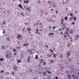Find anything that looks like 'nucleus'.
Masks as SVG:
<instances>
[{
    "instance_id": "f257e3e1",
    "label": "nucleus",
    "mask_w": 79,
    "mask_h": 79,
    "mask_svg": "<svg viewBox=\"0 0 79 79\" xmlns=\"http://www.w3.org/2000/svg\"><path fill=\"white\" fill-rule=\"evenodd\" d=\"M6 57L7 59H9V58L11 59V58H12V56L10 53L7 54L6 55Z\"/></svg>"
},
{
    "instance_id": "f03ea898",
    "label": "nucleus",
    "mask_w": 79,
    "mask_h": 79,
    "mask_svg": "<svg viewBox=\"0 0 79 79\" xmlns=\"http://www.w3.org/2000/svg\"><path fill=\"white\" fill-rule=\"evenodd\" d=\"M72 77H73L74 79H75L76 78V79H79V77L78 75H76H76L73 74L72 75Z\"/></svg>"
},
{
    "instance_id": "7ed1b4c3",
    "label": "nucleus",
    "mask_w": 79,
    "mask_h": 79,
    "mask_svg": "<svg viewBox=\"0 0 79 79\" xmlns=\"http://www.w3.org/2000/svg\"><path fill=\"white\" fill-rule=\"evenodd\" d=\"M22 36L20 34H19L18 35L17 37V39H19V38H22Z\"/></svg>"
},
{
    "instance_id": "20e7f679",
    "label": "nucleus",
    "mask_w": 79,
    "mask_h": 79,
    "mask_svg": "<svg viewBox=\"0 0 79 79\" xmlns=\"http://www.w3.org/2000/svg\"><path fill=\"white\" fill-rule=\"evenodd\" d=\"M26 9V10H27V11H31V10L30 8V7H27Z\"/></svg>"
},
{
    "instance_id": "39448f33",
    "label": "nucleus",
    "mask_w": 79,
    "mask_h": 79,
    "mask_svg": "<svg viewBox=\"0 0 79 79\" xmlns=\"http://www.w3.org/2000/svg\"><path fill=\"white\" fill-rule=\"evenodd\" d=\"M27 2L26 1H25V0H24L23 1L24 3H27H27H29V0H27Z\"/></svg>"
},
{
    "instance_id": "423d86ee",
    "label": "nucleus",
    "mask_w": 79,
    "mask_h": 79,
    "mask_svg": "<svg viewBox=\"0 0 79 79\" xmlns=\"http://www.w3.org/2000/svg\"><path fill=\"white\" fill-rule=\"evenodd\" d=\"M28 72L29 73H31V72H32V69H28Z\"/></svg>"
},
{
    "instance_id": "0eeeda50",
    "label": "nucleus",
    "mask_w": 79,
    "mask_h": 79,
    "mask_svg": "<svg viewBox=\"0 0 79 79\" xmlns=\"http://www.w3.org/2000/svg\"><path fill=\"white\" fill-rule=\"evenodd\" d=\"M76 40H77V38H79V35H77L75 37Z\"/></svg>"
},
{
    "instance_id": "6e6552de",
    "label": "nucleus",
    "mask_w": 79,
    "mask_h": 79,
    "mask_svg": "<svg viewBox=\"0 0 79 79\" xmlns=\"http://www.w3.org/2000/svg\"><path fill=\"white\" fill-rule=\"evenodd\" d=\"M68 78L69 79H71V78H70V77H71V75L69 74H68Z\"/></svg>"
},
{
    "instance_id": "1a4fd4ad",
    "label": "nucleus",
    "mask_w": 79,
    "mask_h": 79,
    "mask_svg": "<svg viewBox=\"0 0 79 79\" xmlns=\"http://www.w3.org/2000/svg\"><path fill=\"white\" fill-rule=\"evenodd\" d=\"M54 35V33H50L48 35Z\"/></svg>"
},
{
    "instance_id": "9d476101",
    "label": "nucleus",
    "mask_w": 79,
    "mask_h": 79,
    "mask_svg": "<svg viewBox=\"0 0 79 79\" xmlns=\"http://www.w3.org/2000/svg\"><path fill=\"white\" fill-rule=\"evenodd\" d=\"M69 28H67L66 30V32H69Z\"/></svg>"
},
{
    "instance_id": "9b49d317",
    "label": "nucleus",
    "mask_w": 79,
    "mask_h": 79,
    "mask_svg": "<svg viewBox=\"0 0 79 79\" xmlns=\"http://www.w3.org/2000/svg\"><path fill=\"white\" fill-rule=\"evenodd\" d=\"M69 33H71V34H73V31L72 30H70Z\"/></svg>"
},
{
    "instance_id": "f8f14e48",
    "label": "nucleus",
    "mask_w": 79,
    "mask_h": 79,
    "mask_svg": "<svg viewBox=\"0 0 79 79\" xmlns=\"http://www.w3.org/2000/svg\"><path fill=\"white\" fill-rule=\"evenodd\" d=\"M30 56H28V58H27V61H28V62H29L30 61Z\"/></svg>"
},
{
    "instance_id": "ddd939ff",
    "label": "nucleus",
    "mask_w": 79,
    "mask_h": 79,
    "mask_svg": "<svg viewBox=\"0 0 79 79\" xmlns=\"http://www.w3.org/2000/svg\"><path fill=\"white\" fill-rule=\"evenodd\" d=\"M69 53H70V52H69L67 53V54L68 56H70V54Z\"/></svg>"
},
{
    "instance_id": "4468645a",
    "label": "nucleus",
    "mask_w": 79,
    "mask_h": 79,
    "mask_svg": "<svg viewBox=\"0 0 79 79\" xmlns=\"http://www.w3.org/2000/svg\"><path fill=\"white\" fill-rule=\"evenodd\" d=\"M20 7V8H23V6H21L22 5L21 4H19L18 5Z\"/></svg>"
},
{
    "instance_id": "2eb2a0df",
    "label": "nucleus",
    "mask_w": 79,
    "mask_h": 79,
    "mask_svg": "<svg viewBox=\"0 0 79 79\" xmlns=\"http://www.w3.org/2000/svg\"><path fill=\"white\" fill-rule=\"evenodd\" d=\"M35 59H39V57H38V56L37 55H35Z\"/></svg>"
},
{
    "instance_id": "dca6fc26",
    "label": "nucleus",
    "mask_w": 79,
    "mask_h": 79,
    "mask_svg": "<svg viewBox=\"0 0 79 79\" xmlns=\"http://www.w3.org/2000/svg\"><path fill=\"white\" fill-rule=\"evenodd\" d=\"M73 18L74 19V21H76V19H77V18H76V17H73Z\"/></svg>"
},
{
    "instance_id": "f3484780",
    "label": "nucleus",
    "mask_w": 79,
    "mask_h": 79,
    "mask_svg": "<svg viewBox=\"0 0 79 79\" xmlns=\"http://www.w3.org/2000/svg\"><path fill=\"white\" fill-rule=\"evenodd\" d=\"M69 67H70V68H71V69H72V68H73V65H70V66H69Z\"/></svg>"
},
{
    "instance_id": "a211bd4d",
    "label": "nucleus",
    "mask_w": 79,
    "mask_h": 79,
    "mask_svg": "<svg viewBox=\"0 0 79 79\" xmlns=\"http://www.w3.org/2000/svg\"><path fill=\"white\" fill-rule=\"evenodd\" d=\"M46 72H48V74H51V73H52V72L48 71L47 70H46Z\"/></svg>"
},
{
    "instance_id": "6ab92c4d",
    "label": "nucleus",
    "mask_w": 79,
    "mask_h": 79,
    "mask_svg": "<svg viewBox=\"0 0 79 79\" xmlns=\"http://www.w3.org/2000/svg\"><path fill=\"white\" fill-rule=\"evenodd\" d=\"M17 62H18V63H21V60H18L17 61Z\"/></svg>"
},
{
    "instance_id": "aec40b11",
    "label": "nucleus",
    "mask_w": 79,
    "mask_h": 79,
    "mask_svg": "<svg viewBox=\"0 0 79 79\" xmlns=\"http://www.w3.org/2000/svg\"><path fill=\"white\" fill-rule=\"evenodd\" d=\"M27 30H28L29 32L31 31V29L30 28H27Z\"/></svg>"
},
{
    "instance_id": "412c9836",
    "label": "nucleus",
    "mask_w": 79,
    "mask_h": 79,
    "mask_svg": "<svg viewBox=\"0 0 79 79\" xmlns=\"http://www.w3.org/2000/svg\"><path fill=\"white\" fill-rule=\"evenodd\" d=\"M11 74H13L14 76H15V73L14 72H12Z\"/></svg>"
},
{
    "instance_id": "4be33fe9",
    "label": "nucleus",
    "mask_w": 79,
    "mask_h": 79,
    "mask_svg": "<svg viewBox=\"0 0 79 79\" xmlns=\"http://www.w3.org/2000/svg\"><path fill=\"white\" fill-rule=\"evenodd\" d=\"M64 20H67L68 19V17L67 16H66L64 18Z\"/></svg>"
},
{
    "instance_id": "5701e85b",
    "label": "nucleus",
    "mask_w": 79,
    "mask_h": 79,
    "mask_svg": "<svg viewBox=\"0 0 79 79\" xmlns=\"http://www.w3.org/2000/svg\"><path fill=\"white\" fill-rule=\"evenodd\" d=\"M10 37H9L7 38V40L8 41H10Z\"/></svg>"
},
{
    "instance_id": "b1692460",
    "label": "nucleus",
    "mask_w": 79,
    "mask_h": 79,
    "mask_svg": "<svg viewBox=\"0 0 79 79\" xmlns=\"http://www.w3.org/2000/svg\"><path fill=\"white\" fill-rule=\"evenodd\" d=\"M3 59L2 58H0V61H3Z\"/></svg>"
},
{
    "instance_id": "393cba45",
    "label": "nucleus",
    "mask_w": 79,
    "mask_h": 79,
    "mask_svg": "<svg viewBox=\"0 0 79 79\" xmlns=\"http://www.w3.org/2000/svg\"><path fill=\"white\" fill-rule=\"evenodd\" d=\"M60 68H61V69H64V67L61 66V65H60Z\"/></svg>"
},
{
    "instance_id": "a878e982",
    "label": "nucleus",
    "mask_w": 79,
    "mask_h": 79,
    "mask_svg": "<svg viewBox=\"0 0 79 79\" xmlns=\"http://www.w3.org/2000/svg\"><path fill=\"white\" fill-rule=\"evenodd\" d=\"M69 20H70V21L72 20H73V18H72L71 17H70V19H69Z\"/></svg>"
},
{
    "instance_id": "bb28decb",
    "label": "nucleus",
    "mask_w": 79,
    "mask_h": 79,
    "mask_svg": "<svg viewBox=\"0 0 79 79\" xmlns=\"http://www.w3.org/2000/svg\"><path fill=\"white\" fill-rule=\"evenodd\" d=\"M52 6L53 7V8H55L56 6V5H52Z\"/></svg>"
},
{
    "instance_id": "cd10ccee",
    "label": "nucleus",
    "mask_w": 79,
    "mask_h": 79,
    "mask_svg": "<svg viewBox=\"0 0 79 79\" xmlns=\"http://www.w3.org/2000/svg\"><path fill=\"white\" fill-rule=\"evenodd\" d=\"M70 70H67V71H66V73H69V71H70Z\"/></svg>"
},
{
    "instance_id": "c85d7f7f",
    "label": "nucleus",
    "mask_w": 79,
    "mask_h": 79,
    "mask_svg": "<svg viewBox=\"0 0 79 79\" xmlns=\"http://www.w3.org/2000/svg\"><path fill=\"white\" fill-rule=\"evenodd\" d=\"M14 70H15V71H17V69H16V68L14 67Z\"/></svg>"
},
{
    "instance_id": "c756f323",
    "label": "nucleus",
    "mask_w": 79,
    "mask_h": 79,
    "mask_svg": "<svg viewBox=\"0 0 79 79\" xmlns=\"http://www.w3.org/2000/svg\"><path fill=\"white\" fill-rule=\"evenodd\" d=\"M70 15L71 16H73V13H71L70 14Z\"/></svg>"
},
{
    "instance_id": "7c9ffc66",
    "label": "nucleus",
    "mask_w": 79,
    "mask_h": 79,
    "mask_svg": "<svg viewBox=\"0 0 79 79\" xmlns=\"http://www.w3.org/2000/svg\"><path fill=\"white\" fill-rule=\"evenodd\" d=\"M69 61H72V59L70 58H69Z\"/></svg>"
},
{
    "instance_id": "2f4dec72",
    "label": "nucleus",
    "mask_w": 79,
    "mask_h": 79,
    "mask_svg": "<svg viewBox=\"0 0 79 79\" xmlns=\"http://www.w3.org/2000/svg\"><path fill=\"white\" fill-rule=\"evenodd\" d=\"M64 21V19H61V22H63Z\"/></svg>"
},
{
    "instance_id": "473e14b6",
    "label": "nucleus",
    "mask_w": 79,
    "mask_h": 79,
    "mask_svg": "<svg viewBox=\"0 0 79 79\" xmlns=\"http://www.w3.org/2000/svg\"><path fill=\"white\" fill-rule=\"evenodd\" d=\"M43 75L44 76L46 74V72H44V73H43Z\"/></svg>"
},
{
    "instance_id": "72a5a7b5",
    "label": "nucleus",
    "mask_w": 79,
    "mask_h": 79,
    "mask_svg": "<svg viewBox=\"0 0 79 79\" xmlns=\"http://www.w3.org/2000/svg\"><path fill=\"white\" fill-rule=\"evenodd\" d=\"M16 49H13V51L14 52H16Z\"/></svg>"
},
{
    "instance_id": "f704fd0d",
    "label": "nucleus",
    "mask_w": 79,
    "mask_h": 79,
    "mask_svg": "<svg viewBox=\"0 0 79 79\" xmlns=\"http://www.w3.org/2000/svg\"><path fill=\"white\" fill-rule=\"evenodd\" d=\"M65 28H66V27H64L62 29V31H63L64 30V29H65Z\"/></svg>"
},
{
    "instance_id": "c9c22d12",
    "label": "nucleus",
    "mask_w": 79,
    "mask_h": 79,
    "mask_svg": "<svg viewBox=\"0 0 79 79\" xmlns=\"http://www.w3.org/2000/svg\"><path fill=\"white\" fill-rule=\"evenodd\" d=\"M50 51H51V52H52V53H53V50H52V49H50Z\"/></svg>"
},
{
    "instance_id": "e433bc0d",
    "label": "nucleus",
    "mask_w": 79,
    "mask_h": 79,
    "mask_svg": "<svg viewBox=\"0 0 79 79\" xmlns=\"http://www.w3.org/2000/svg\"><path fill=\"white\" fill-rule=\"evenodd\" d=\"M54 58H56V55H55V54H54Z\"/></svg>"
},
{
    "instance_id": "4c0bfd02",
    "label": "nucleus",
    "mask_w": 79,
    "mask_h": 79,
    "mask_svg": "<svg viewBox=\"0 0 79 79\" xmlns=\"http://www.w3.org/2000/svg\"><path fill=\"white\" fill-rule=\"evenodd\" d=\"M38 3H39V4H40V1L38 0Z\"/></svg>"
},
{
    "instance_id": "58836bf2",
    "label": "nucleus",
    "mask_w": 79,
    "mask_h": 79,
    "mask_svg": "<svg viewBox=\"0 0 79 79\" xmlns=\"http://www.w3.org/2000/svg\"><path fill=\"white\" fill-rule=\"evenodd\" d=\"M1 73H4V71H3V70H1V71L0 72Z\"/></svg>"
},
{
    "instance_id": "ea45409f",
    "label": "nucleus",
    "mask_w": 79,
    "mask_h": 79,
    "mask_svg": "<svg viewBox=\"0 0 79 79\" xmlns=\"http://www.w3.org/2000/svg\"><path fill=\"white\" fill-rule=\"evenodd\" d=\"M52 56V55H48V56L49 58Z\"/></svg>"
},
{
    "instance_id": "a19ab883",
    "label": "nucleus",
    "mask_w": 79,
    "mask_h": 79,
    "mask_svg": "<svg viewBox=\"0 0 79 79\" xmlns=\"http://www.w3.org/2000/svg\"><path fill=\"white\" fill-rule=\"evenodd\" d=\"M26 24L27 25H28L29 24V23H25L24 24H25V25H26Z\"/></svg>"
},
{
    "instance_id": "79ce46f5",
    "label": "nucleus",
    "mask_w": 79,
    "mask_h": 79,
    "mask_svg": "<svg viewBox=\"0 0 79 79\" xmlns=\"http://www.w3.org/2000/svg\"><path fill=\"white\" fill-rule=\"evenodd\" d=\"M2 48H5V47L3 46H2Z\"/></svg>"
},
{
    "instance_id": "37998d69",
    "label": "nucleus",
    "mask_w": 79,
    "mask_h": 79,
    "mask_svg": "<svg viewBox=\"0 0 79 79\" xmlns=\"http://www.w3.org/2000/svg\"><path fill=\"white\" fill-rule=\"evenodd\" d=\"M48 79H51V78H50V77L48 76Z\"/></svg>"
},
{
    "instance_id": "c03bdc74",
    "label": "nucleus",
    "mask_w": 79,
    "mask_h": 79,
    "mask_svg": "<svg viewBox=\"0 0 79 79\" xmlns=\"http://www.w3.org/2000/svg\"><path fill=\"white\" fill-rule=\"evenodd\" d=\"M26 44H24L23 45V46L24 47H25V46H26Z\"/></svg>"
},
{
    "instance_id": "a18cd8bd",
    "label": "nucleus",
    "mask_w": 79,
    "mask_h": 79,
    "mask_svg": "<svg viewBox=\"0 0 79 79\" xmlns=\"http://www.w3.org/2000/svg\"><path fill=\"white\" fill-rule=\"evenodd\" d=\"M55 28H56V27H53V29H55Z\"/></svg>"
},
{
    "instance_id": "49530a36",
    "label": "nucleus",
    "mask_w": 79,
    "mask_h": 79,
    "mask_svg": "<svg viewBox=\"0 0 79 79\" xmlns=\"http://www.w3.org/2000/svg\"><path fill=\"white\" fill-rule=\"evenodd\" d=\"M45 47H46L47 48H48V46L47 45H45Z\"/></svg>"
},
{
    "instance_id": "de8ad7c7",
    "label": "nucleus",
    "mask_w": 79,
    "mask_h": 79,
    "mask_svg": "<svg viewBox=\"0 0 79 79\" xmlns=\"http://www.w3.org/2000/svg\"><path fill=\"white\" fill-rule=\"evenodd\" d=\"M48 14V13H46L44 14L45 15H47Z\"/></svg>"
},
{
    "instance_id": "09e8293b",
    "label": "nucleus",
    "mask_w": 79,
    "mask_h": 79,
    "mask_svg": "<svg viewBox=\"0 0 79 79\" xmlns=\"http://www.w3.org/2000/svg\"><path fill=\"white\" fill-rule=\"evenodd\" d=\"M23 14H24V12H22L21 15H23Z\"/></svg>"
},
{
    "instance_id": "8fccbe9b",
    "label": "nucleus",
    "mask_w": 79,
    "mask_h": 79,
    "mask_svg": "<svg viewBox=\"0 0 79 79\" xmlns=\"http://www.w3.org/2000/svg\"><path fill=\"white\" fill-rule=\"evenodd\" d=\"M25 44H26V45H28V43H26Z\"/></svg>"
},
{
    "instance_id": "3c124183",
    "label": "nucleus",
    "mask_w": 79,
    "mask_h": 79,
    "mask_svg": "<svg viewBox=\"0 0 79 79\" xmlns=\"http://www.w3.org/2000/svg\"><path fill=\"white\" fill-rule=\"evenodd\" d=\"M50 61H51L52 63H53V61L52 60H51Z\"/></svg>"
},
{
    "instance_id": "603ef678",
    "label": "nucleus",
    "mask_w": 79,
    "mask_h": 79,
    "mask_svg": "<svg viewBox=\"0 0 79 79\" xmlns=\"http://www.w3.org/2000/svg\"><path fill=\"white\" fill-rule=\"evenodd\" d=\"M60 35H63V32H61V33L60 34Z\"/></svg>"
},
{
    "instance_id": "864d4df0",
    "label": "nucleus",
    "mask_w": 79,
    "mask_h": 79,
    "mask_svg": "<svg viewBox=\"0 0 79 79\" xmlns=\"http://www.w3.org/2000/svg\"><path fill=\"white\" fill-rule=\"evenodd\" d=\"M65 34H68V32H66V33H65Z\"/></svg>"
},
{
    "instance_id": "5fc2aeb1",
    "label": "nucleus",
    "mask_w": 79,
    "mask_h": 79,
    "mask_svg": "<svg viewBox=\"0 0 79 79\" xmlns=\"http://www.w3.org/2000/svg\"><path fill=\"white\" fill-rule=\"evenodd\" d=\"M55 79H58V77H55Z\"/></svg>"
},
{
    "instance_id": "6e6d98bb",
    "label": "nucleus",
    "mask_w": 79,
    "mask_h": 79,
    "mask_svg": "<svg viewBox=\"0 0 79 79\" xmlns=\"http://www.w3.org/2000/svg\"><path fill=\"white\" fill-rule=\"evenodd\" d=\"M51 20H50V19H49L48 20V21H49V22H50V21H51Z\"/></svg>"
},
{
    "instance_id": "4d7b16f0",
    "label": "nucleus",
    "mask_w": 79,
    "mask_h": 79,
    "mask_svg": "<svg viewBox=\"0 0 79 79\" xmlns=\"http://www.w3.org/2000/svg\"><path fill=\"white\" fill-rule=\"evenodd\" d=\"M56 14H58V11H56Z\"/></svg>"
},
{
    "instance_id": "13d9d810",
    "label": "nucleus",
    "mask_w": 79,
    "mask_h": 79,
    "mask_svg": "<svg viewBox=\"0 0 79 79\" xmlns=\"http://www.w3.org/2000/svg\"><path fill=\"white\" fill-rule=\"evenodd\" d=\"M38 35H40V33L39 32H38Z\"/></svg>"
},
{
    "instance_id": "bf43d9fd",
    "label": "nucleus",
    "mask_w": 79,
    "mask_h": 79,
    "mask_svg": "<svg viewBox=\"0 0 79 79\" xmlns=\"http://www.w3.org/2000/svg\"><path fill=\"white\" fill-rule=\"evenodd\" d=\"M46 64L45 63V62H44V65H45Z\"/></svg>"
},
{
    "instance_id": "052dcab7",
    "label": "nucleus",
    "mask_w": 79,
    "mask_h": 79,
    "mask_svg": "<svg viewBox=\"0 0 79 79\" xmlns=\"http://www.w3.org/2000/svg\"><path fill=\"white\" fill-rule=\"evenodd\" d=\"M63 26H65V24H63Z\"/></svg>"
},
{
    "instance_id": "680f3d73",
    "label": "nucleus",
    "mask_w": 79,
    "mask_h": 79,
    "mask_svg": "<svg viewBox=\"0 0 79 79\" xmlns=\"http://www.w3.org/2000/svg\"><path fill=\"white\" fill-rule=\"evenodd\" d=\"M77 11H75V13H77Z\"/></svg>"
},
{
    "instance_id": "e2e57ef3",
    "label": "nucleus",
    "mask_w": 79,
    "mask_h": 79,
    "mask_svg": "<svg viewBox=\"0 0 79 79\" xmlns=\"http://www.w3.org/2000/svg\"><path fill=\"white\" fill-rule=\"evenodd\" d=\"M72 24L73 25H74V23H72Z\"/></svg>"
},
{
    "instance_id": "0e129e2a",
    "label": "nucleus",
    "mask_w": 79,
    "mask_h": 79,
    "mask_svg": "<svg viewBox=\"0 0 79 79\" xmlns=\"http://www.w3.org/2000/svg\"><path fill=\"white\" fill-rule=\"evenodd\" d=\"M1 78H2V79H3V78H4V77H1Z\"/></svg>"
},
{
    "instance_id": "69168bd1",
    "label": "nucleus",
    "mask_w": 79,
    "mask_h": 79,
    "mask_svg": "<svg viewBox=\"0 0 79 79\" xmlns=\"http://www.w3.org/2000/svg\"><path fill=\"white\" fill-rule=\"evenodd\" d=\"M17 48H18V49H19V47H17Z\"/></svg>"
},
{
    "instance_id": "338daca9",
    "label": "nucleus",
    "mask_w": 79,
    "mask_h": 79,
    "mask_svg": "<svg viewBox=\"0 0 79 79\" xmlns=\"http://www.w3.org/2000/svg\"><path fill=\"white\" fill-rule=\"evenodd\" d=\"M30 39H31V40H32V37H31Z\"/></svg>"
},
{
    "instance_id": "774afa93",
    "label": "nucleus",
    "mask_w": 79,
    "mask_h": 79,
    "mask_svg": "<svg viewBox=\"0 0 79 79\" xmlns=\"http://www.w3.org/2000/svg\"><path fill=\"white\" fill-rule=\"evenodd\" d=\"M70 44H71V43L70 44L68 45V46L69 47V46H70Z\"/></svg>"
}]
</instances>
